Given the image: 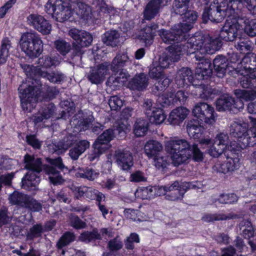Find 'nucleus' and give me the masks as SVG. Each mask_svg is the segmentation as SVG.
Returning a JSON list of instances; mask_svg holds the SVG:
<instances>
[{"label":"nucleus","mask_w":256,"mask_h":256,"mask_svg":"<svg viewBox=\"0 0 256 256\" xmlns=\"http://www.w3.org/2000/svg\"><path fill=\"white\" fill-rule=\"evenodd\" d=\"M250 127L246 130L247 126L244 123L234 121L230 126V134L237 138L238 145L241 148L253 146L256 144V117L250 116Z\"/></svg>","instance_id":"nucleus-4"},{"label":"nucleus","mask_w":256,"mask_h":256,"mask_svg":"<svg viewBox=\"0 0 256 256\" xmlns=\"http://www.w3.org/2000/svg\"><path fill=\"white\" fill-rule=\"evenodd\" d=\"M42 232V226L40 224H36L30 229L26 236L28 239L32 240L34 238L40 237Z\"/></svg>","instance_id":"nucleus-63"},{"label":"nucleus","mask_w":256,"mask_h":256,"mask_svg":"<svg viewBox=\"0 0 256 256\" xmlns=\"http://www.w3.org/2000/svg\"><path fill=\"white\" fill-rule=\"evenodd\" d=\"M240 86L244 88L256 87V74L254 70L249 74L243 75L239 78Z\"/></svg>","instance_id":"nucleus-42"},{"label":"nucleus","mask_w":256,"mask_h":256,"mask_svg":"<svg viewBox=\"0 0 256 256\" xmlns=\"http://www.w3.org/2000/svg\"><path fill=\"white\" fill-rule=\"evenodd\" d=\"M86 197L90 200H96L97 202H102L106 199L104 194L98 190L90 187H87Z\"/></svg>","instance_id":"nucleus-52"},{"label":"nucleus","mask_w":256,"mask_h":256,"mask_svg":"<svg viewBox=\"0 0 256 256\" xmlns=\"http://www.w3.org/2000/svg\"><path fill=\"white\" fill-rule=\"evenodd\" d=\"M183 16V22L178 25L182 26L181 28L182 30L187 35V32L192 28L193 24L197 20L198 14L194 10H188Z\"/></svg>","instance_id":"nucleus-27"},{"label":"nucleus","mask_w":256,"mask_h":256,"mask_svg":"<svg viewBox=\"0 0 256 256\" xmlns=\"http://www.w3.org/2000/svg\"><path fill=\"white\" fill-rule=\"evenodd\" d=\"M11 47V42L8 38H4L2 42L0 49V64L6 62L9 56V49Z\"/></svg>","instance_id":"nucleus-50"},{"label":"nucleus","mask_w":256,"mask_h":256,"mask_svg":"<svg viewBox=\"0 0 256 256\" xmlns=\"http://www.w3.org/2000/svg\"><path fill=\"white\" fill-rule=\"evenodd\" d=\"M227 16L226 13L223 10H220L216 7L210 5L208 8L204 10L202 14V20L204 22L208 20L212 22H220L222 20L225 16Z\"/></svg>","instance_id":"nucleus-19"},{"label":"nucleus","mask_w":256,"mask_h":256,"mask_svg":"<svg viewBox=\"0 0 256 256\" xmlns=\"http://www.w3.org/2000/svg\"><path fill=\"white\" fill-rule=\"evenodd\" d=\"M24 163L25 168L29 171L23 178L33 181L36 180L38 184L40 182V178L36 174H38L43 169L44 173L48 176L50 182L54 185L62 184L64 180L60 174L57 168L63 170L67 169L62 162V158L58 157L56 158L50 159L48 162L50 165L46 164L42 168V162L40 158H34V156L26 154L24 156Z\"/></svg>","instance_id":"nucleus-1"},{"label":"nucleus","mask_w":256,"mask_h":256,"mask_svg":"<svg viewBox=\"0 0 256 256\" xmlns=\"http://www.w3.org/2000/svg\"><path fill=\"white\" fill-rule=\"evenodd\" d=\"M182 26L176 24L170 30H162L160 31V36L162 41L168 44H172L175 41L178 43L186 38L187 35L182 30Z\"/></svg>","instance_id":"nucleus-12"},{"label":"nucleus","mask_w":256,"mask_h":256,"mask_svg":"<svg viewBox=\"0 0 256 256\" xmlns=\"http://www.w3.org/2000/svg\"><path fill=\"white\" fill-rule=\"evenodd\" d=\"M171 0H150L145 6L143 16L145 20L154 18L160 12V9L166 5Z\"/></svg>","instance_id":"nucleus-14"},{"label":"nucleus","mask_w":256,"mask_h":256,"mask_svg":"<svg viewBox=\"0 0 256 256\" xmlns=\"http://www.w3.org/2000/svg\"><path fill=\"white\" fill-rule=\"evenodd\" d=\"M114 158L118 166L124 170H130L134 164L132 154L126 149L116 150Z\"/></svg>","instance_id":"nucleus-16"},{"label":"nucleus","mask_w":256,"mask_h":256,"mask_svg":"<svg viewBox=\"0 0 256 256\" xmlns=\"http://www.w3.org/2000/svg\"><path fill=\"white\" fill-rule=\"evenodd\" d=\"M73 9L81 18L87 20L92 19V14L91 8L84 2L74 6Z\"/></svg>","instance_id":"nucleus-36"},{"label":"nucleus","mask_w":256,"mask_h":256,"mask_svg":"<svg viewBox=\"0 0 256 256\" xmlns=\"http://www.w3.org/2000/svg\"><path fill=\"white\" fill-rule=\"evenodd\" d=\"M118 132L116 130L114 131L112 129H108L101 134L96 140L94 144V154H91L88 156L90 161L94 160L100 154L108 149V143L114 137V134Z\"/></svg>","instance_id":"nucleus-10"},{"label":"nucleus","mask_w":256,"mask_h":256,"mask_svg":"<svg viewBox=\"0 0 256 256\" xmlns=\"http://www.w3.org/2000/svg\"><path fill=\"white\" fill-rule=\"evenodd\" d=\"M79 239L80 241L88 243L92 240H100L102 239L100 233L97 228H94L92 232L85 231L80 236Z\"/></svg>","instance_id":"nucleus-45"},{"label":"nucleus","mask_w":256,"mask_h":256,"mask_svg":"<svg viewBox=\"0 0 256 256\" xmlns=\"http://www.w3.org/2000/svg\"><path fill=\"white\" fill-rule=\"evenodd\" d=\"M182 46L173 45L168 48L160 56L158 63L163 69L168 68L172 62L178 61L183 54Z\"/></svg>","instance_id":"nucleus-11"},{"label":"nucleus","mask_w":256,"mask_h":256,"mask_svg":"<svg viewBox=\"0 0 256 256\" xmlns=\"http://www.w3.org/2000/svg\"><path fill=\"white\" fill-rule=\"evenodd\" d=\"M214 68L218 77H222L228 68V60L222 56H216L213 61Z\"/></svg>","instance_id":"nucleus-32"},{"label":"nucleus","mask_w":256,"mask_h":256,"mask_svg":"<svg viewBox=\"0 0 256 256\" xmlns=\"http://www.w3.org/2000/svg\"><path fill=\"white\" fill-rule=\"evenodd\" d=\"M196 92L199 96L203 99H208L212 94L211 88L208 86L198 85L196 88Z\"/></svg>","instance_id":"nucleus-62"},{"label":"nucleus","mask_w":256,"mask_h":256,"mask_svg":"<svg viewBox=\"0 0 256 256\" xmlns=\"http://www.w3.org/2000/svg\"><path fill=\"white\" fill-rule=\"evenodd\" d=\"M99 174V172L96 170L90 168H87L82 172L76 173V176L86 178L90 180H94L98 178Z\"/></svg>","instance_id":"nucleus-60"},{"label":"nucleus","mask_w":256,"mask_h":256,"mask_svg":"<svg viewBox=\"0 0 256 256\" xmlns=\"http://www.w3.org/2000/svg\"><path fill=\"white\" fill-rule=\"evenodd\" d=\"M60 62L57 58H52L48 56H43L39 58L37 62L38 67L44 68H50L52 66L58 65Z\"/></svg>","instance_id":"nucleus-47"},{"label":"nucleus","mask_w":256,"mask_h":256,"mask_svg":"<svg viewBox=\"0 0 256 256\" xmlns=\"http://www.w3.org/2000/svg\"><path fill=\"white\" fill-rule=\"evenodd\" d=\"M45 9L48 14L60 22L67 20L72 15L71 8L62 0H48L45 5Z\"/></svg>","instance_id":"nucleus-6"},{"label":"nucleus","mask_w":256,"mask_h":256,"mask_svg":"<svg viewBox=\"0 0 256 256\" xmlns=\"http://www.w3.org/2000/svg\"><path fill=\"white\" fill-rule=\"evenodd\" d=\"M120 34L116 30H110L106 32L102 36L103 42L108 46H116L120 42Z\"/></svg>","instance_id":"nucleus-34"},{"label":"nucleus","mask_w":256,"mask_h":256,"mask_svg":"<svg viewBox=\"0 0 256 256\" xmlns=\"http://www.w3.org/2000/svg\"><path fill=\"white\" fill-rule=\"evenodd\" d=\"M108 72L107 64H102L91 68L88 78L92 84H98L104 80V77L108 74Z\"/></svg>","instance_id":"nucleus-18"},{"label":"nucleus","mask_w":256,"mask_h":256,"mask_svg":"<svg viewBox=\"0 0 256 256\" xmlns=\"http://www.w3.org/2000/svg\"><path fill=\"white\" fill-rule=\"evenodd\" d=\"M166 188L167 194L171 192H174L179 189L188 190L190 188H194L196 186L193 184L192 182H182L180 183L178 181H174L171 184L166 185Z\"/></svg>","instance_id":"nucleus-43"},{"label":"nucleus","mask_w":256,"mask_h":256,"mask_svg":"<svg viewBox=\"0 0 256 256\" xmlns=\"http://www.w3.org/2000/svg\"><path fill=\"white\" fill-rule=\"evenodd\" d=\"M238 196L234 194H222L217 200L222 204H232L237 202Z\"/></svg>","instance_id":"nucleus-64"},{"label":"nucleus","mask_w":256,"mask_h":256,"mask_svg":"<svg viewBox=\"0 0 256 256\" xmlns=\"http://www.w3.org/2000/svg\"><path fill=\"white\" fill-rule=\"evenodd\" d=\"M210 5L216 7L220 10H223L226 13L227 16L238 17L244 11V7L242 0H214Z\"/></svg>","instance_id":"nucleus-8"},{"label":"nucleus","mask_w":256,"mask_h":256,"mask_svg":"<svg viewBox=\"0 0 256 256\" xmlns=\"http://www.w3.org/2000/svg\"><path fill=\"white\" fill-rule=\"evenodd\" d=\"M174 92H167L166 94L160 96L158 98V102L163 107L170 106V104H174Z\"/></svg>","instance_id":"nucleus-56"},{"label":"nucleus","mask_w":256,"mask_h":256,"mask_svg":"<svg viewBox=\"0 0 256 256\" xmlns=\"http://www.w3.org/2000/svg\"><path fill=\"white\" fill-rule=\"evenodd\" d=\"M82 114H76L71 121V124L74 125L75 132L84 131L89 128L90 120L87 118H82Z\"/></svg>","instance_id":"nucleus-39"},{"label":"nucleus","mask_w":256,"mask_h":256,"mask_svg":"<svg viewBox=\"0 0 256 256\" xmlns=\"http://www.w3.org/2000/svg\"><path fill=\"white\" fill-rule=\"evenodd\" d=\"M204 48L202 53L213 54L218 50L222 45V42L219 38H212L209 36H205Z\"/></svg>","instance_id":"nucleus-24"},{"label":"nucleus","mask_w":256,"mask_h":256,"mask_svg":"<svg viewBox=\"0 0 256 256\" xmlns=\"http://www.w3.org/2000/svg\"><path fill=\"white\" fill-rule=\"evenodd\" d=\"M148 84V77L143 72L136 74L130 82L131 88L138 90L146 89Z\"/></svg>","instance_id":"nucleus-25"},{"label":"nucleus","mask_w":256,"mask_h":256,"mask_svg":"<svg viewBox=\"0 0 256 256\" xmlns=\"http://www.w3.org/2000/svg\"><path fill=\"white\" fill-rule=\"evenodd\" d=\"M90 146V142L86 140H82L78 142L76 145L69 150L68 154L70 158L77 160L80 156L84 153Z\"/></svg>","instance_id":"nucleus-31"},{"label":"nucleus","mask_w":256,"mask_h":256,"mask_svg":"<svg viewBox=\"0 0 256 256\" xmlns=\"http://www.w3.org/2000/svg\"><path fill=\"white\" fill-rule=\"evenodd\" d=\"M194 117L202 122L212 124L216 121L214 108L205 102L197 104L192 110Z\"/></svg>","instance_id":"nucleus-9"},{"label":"nucleus","mask_w":256,"mask_h":256,"mask_svg":"<svg viewBox=\"0 0 256 256\" xmlns=\"http://www.w3.org/2000/svg\"><path fill=\"white\" fill-rule=\"evenodd\" d=\"M212 72L211 63L207 60H204L198 63L196 69V73L201 76L203 78L209 76Z\"/></svg>","instance_id":"nucleus-44"},{"label":"nucleus","mask_w":256,"mask_h":256,"mask_svg":"<svg viewBox=\"0 0 256 256\" xmlns=\"http://www.w3.org/2000/svg\"><path fill=\"white\" fill-rule=\"evenodd\" d=\"M205 36L202 34H196L194 36L190 38L188 42L186 44V45H184L182 44H178L176 46H182V48L184 47V50L183 49V53L186 50L188 54H194L196 50H202L204 48V45L205 42Z\"/></svg>","instance_id":"nucleus-15"},{"label":"nucleus","mask_w":256,"mask_h":256,"mask_svg":"<svg viewBox=\"0 0 256 256\" xmlns=\"http://www.w3.org/2000/svg\"><path fill=\"white\" fill-rule=\"evenodd\" d=\"M74 240L75 236L73 233L69 232H65L60 238L56 244L58 252L62 254H64L65 250L63 248L74 242Z\"/></svg>","instance_id":"nucleus-33"},{"label":"nucleus","mask_w":256,"mask_h":256,"mask_svg":"<svg viewBox=\"0 0 256 256\" xmlns=\"http://www.w3.org/2000/svg\"><path fill=\"white\" fill-rule=\"evenodd\" d=\"M38 74L40 76L46 78L50 82L53 83H60L65 78V76L59 71H54L51 72L39 70Z\"/></svg>","instance_id":"nucleus-37"},{"label":"nucleus","mask_w":256,"mask_h":256,"mask_svg":"<svg viewBox=\"0 0 256 256\" xmlns=\"http://www.w3.org/2000/svg\"><path fill=\"white\" fill-rule=\"evenodd\" d=\"M239 218L238 215L233 213H230L227 214H206L202 217V220L206 222H211L214 220H233L238 218Z\"/></svg>","instance_id":"nucleus-35"},{"label":"nucleus","mask_w":256,"mask_h":256,"mask_svg":"<svg viewBox=\"0 0 256 256\" xmlns=\"http://www.w3.org/2000/svg\"><path fill=\"white\" fill-rule=\"evenodd\" d=\"M28 196L18 192H14L9 196V200L12 204L24 207Z\"/></svg>","instance_id":"nucleus-49"},{"label":"nucleus","mask_w":256,"mask_h":256,"mask_svg":"<svg viewBox=\"0 0 256 256\" xmlns=\"http://www.w3.org/2000/svg\"><path fill=\"white\" fill-rule=\"evenodd\" d=\"M165 150L170 154L172 162L175 166L184 162L192 156L195 161L203 160V153L198 145L190 144L184 139L174 138L165 142Z\"/></svg>","instance_id":"nucleus-2"},{"label":"nucleus","mask_w":256,"mask_h":256,"mask_svg":"<svg viewBox=\"0 0 256 256\" xmlns=\"http://www.w3.org/2000/svg\"><path fill=\"white\" fill-rule=\"evenodd\" d=\"M235 47L240 53L248 54L252 50V42L246 38H240L236 42Z\"/></svg>","instance_id":"nucleus-54"},{"label":"nucleus","mask_w":256,"mask_h":256,"mask_svg":"<svg viewBox=\"0 0 256 256\" xmlns=\"http://www.w3.org/2000/svg\"><path fill=\"white\" fill-rule=\"evenodd\" d=\"M152 122L156 124H161L164 122L166 118L162 109L157 108L154 111V113L148 116Z\"/></svg>","instance_id":"nucleus-55"},{"label":"nucleus","mask_w":256,"mask_h":256,"mask_svg":"<svg viewBox=\"0 0 256 256\" xmlns=\"http://www.w3.org/2000/svg\"><path fill=\"white\" fill-rule=\"evenodd\" d=\"M56 50L62 55H66L70 50L71 46L69 43L63 40H58L54 42Z\"/></svg>","instance_id":"nucleus-59"},{"label":"nucleus","mask_w":256,"mask_h":256,"mask_svg":"<svg viewBox=\"0 0 256 256\" xmlns=\"http://www.w3.org/2000/svg\"><path fill=\"white\" fill-rule=\"evenodd\" d=\"M144 152L148 158L158 156L163 150L162 144L158 141L150 140L144 146Z\"/></svg>","instance_id":"nucleus-28"},{"label":"nucleus","mask_w":256,"mask_h":256,"mask_svg":"<svg viewBox=\"0 0 256 256\" xmlns=\"http://www.w3.org/2000/svg\"><path fill=\"white\" fill-rule=\"evenodd\" d=\"M60 105L64 110L62 111V118H66L67 116H70L74 112V104L70 102L68 100H64L60 103Z\"/></svg>","instance_id":"nucleus-61"},{"label":"nucleus","mask_w":256,"mask_h":256,"mask_svg":"<svg viewBox=\"0 0 256 256\" xmlns=\"http://www.w3.org/2000/svg\"><path fill=\"white\" fill-rule=\"evenodd\" d=\"M132 63L128 52L126 51L119 52L113 59L110 68L112 72H118L124 66Z\"/></svg>","instance_id":"nucleus-21"},{"label":"nucleus","mask_w":256,"mask_h":256,"mask_svg":"<svg viewBox=\"0 0 256 256\" xmlns=\"http://www.w3.org/2000/svg\"><path fill=\"white\" fill-rule=\"evenodd\" d=\"M92 40L93 38L92 35L90 33L84 31L82 36L80 38L78 44H73V48L78 53L80 54L82 53V48L90 45Z\"/></svg>","instance_id":"nucleus-41"},{"label":"nucleus","mask_w":256,"mask_h":256,"mask_svg":"<svg viewBox=\"0 0 256 256\" xmlns=\"http://www.w3.org/2000/svg\"><path fill=\"white\" fill-rule=\"evenodd\" d=\"M202 122L195 118L188 122L186 130L188 135L194 138H198L202 132L203 128L201 126Z\"/></svg>","instance_id":"nucleus-29"},{"label":"nucleus","mask_w":256,"mask_h":256,"mask_svg":"<svg viewBox=\"0 0 256 256\" xmlns=\"http://www.w3.org/2000/svg\"><path fill=\"white\" fill-rule=\"evenodd\" d=\"M190 2V0H174L173 5L174 13L183 16L188 10Z\"/></svg>","instance_id":"nucleus-46"},{"label":"nucleus","mask_w":256,"mask_h":256,"mask_svg":"<svg viewBox=\"0 0 256 256\" xmlns=\"http://www.w3.org/2000/svg\"><path fill=\"white\" fill-rule=\"evenodd\" d=\"M190 110L184 107H178L170 114L168 120L173 125L180 124L188 116Z\"/></svg>","instance_id":"nucleus-23"},{"label":"nucleus","mask_w":256,"mask_h":256,"mask_svg":"<svg viewBox=\"0 0 256 256\" xmlns=\"http://www.w3.org/2000/svg\"><path fill=\"white\" fill-rule=\"evenodd\" d=\"M135 196L142 200H150L154 198L155 193L153 187L149 186L138 189L135 192Z\"/></svg>","instance_id":"nucleus-48"},{"label":"nucleus","mask_w":256,"mask_h":256,"mask_svg":"<svg viewBox=\"0 0 256 256\" xmlns=\"http://www.w3.org/2000/svg\"><path fill=\"white\" fill-rule=\"evenodd\" d=\"M194 79L192 70L188 68L180 70L176 78V83L178 87H184L192 84Z\"/></svg>","instance_id":"nucleus-22"},{"label":"nucleus","mask_w":256,"mask_h":256,"mask_svg":"<svg viewBox=\"0 0 256 256\" xmlns=\"http://www.w3.org/2000/svg\"><path fill=\"white\" fill-rule=\"evenodd\" d=\"M239 20L242 24V28L244 32L250 36H254L256 35V22L254 20H250L246 16H244L243 12L240 14Z\"/></svg>","instance_id":"nucleus-30"},{"label":"nucleus","mask_w":256,"mask_h":256,"mask_svg":"<svg viewBox=\"0 0 256 256\" xmlns=\"http://www.w3.org/2000/svg\"><path fill=\"white\" fill-rule=\"evenodd\" d=\"M240 18L236 16L228 17L224 26L220 30V37L226 41L232 42L237 37L238 32L242 28Z\"/></svg>","instance_id":"nucleus-7"},{"label":"nucleus","mask_w":256,"mask_h":256,"mask_svg":"<svg viewBox=\"0 0 256 256\" xmlns=\"http://www.w3.org/2000/svg\"><path fill=\"white\" fill-rule=\"evenodd\" d=\"M21 68L28 77V82H23L18 87L20 98L22 110L30 112L36 104L38 96L40 93V85L34 84L31 82V77L33 74V66L27 64H20Z\"/></svg>","instance_id":"nucleus-3"},{"label":"nucleus","mask_w":256,"mask_h":256,"mask_svg":"<svg viewBox=\"0 0 256 256\" xmlns=\"http://www.w3.org/2000/svg\"><path fill=\"white\" fill-rule=\"evenodd\" d=\"M148 128L147 122L142 119H138L135 122L134 132L136 136H142L145 134Z\"/></svg>","instance_id":"nucleus-53"},{"label":"nucleus","mask_w":256,"mask_h":256,"mask_svg":"<svg viewBox=\"0 0 256 256\" xmlns=\"http://www.w3.org/2000/svg\"><path fill=\"white\" fill-rule=\"evenodd\" d=\"M28 24L44 34L50 33L51 24L42 16L36 14H30L27 17Z\"/></svg>","instance_id":"nucleus-13"},{"label":"nucleus","mask_w":256,"mask_h":256,"mask_svg":"<svg viewBox=\"0 0 256 256\" xmlns=\"http://www.w3.org/2000/svg\"><path fill=\"white\" fill-rule=\"evenodd\" d=\"M200 144L202 146H206L210 148L208 150L209 154L214 158H218L226 151H230V149L228 147V150H226L223 147L218 145L217 143L213 141L210 138H204L200 140Z\"/></svg>","instance_id":"nucleus-20"},{"label":"nucleus","mask_w":256,"mask_h":256,"mask_svg":"<svg viewBox=\"0 0 256 256\" xmlns=\"http://www.w3.org/2000/svg\"><path fill=\"white\" fill-rule=\"evenodd\" d=\"M234 93L239 98L236 100H234L232 110L234 108L238 110L244 108V104L242 100L248 101L256 98V90L254 89L248 90H236Z\"/></svg>","instance_id":"nucleus-17"},{"label":"nucleus","mask_w":256,"mask_h":256,"mask_svg":"<svg viewBox=\"0 0 256 256\" xmlns=\"http://www.w3.org/2000/svg\"><path fill=\"white\" fill-rule=\"evenodd\" d=\"M234 98L230 96H224L216 101V108L218 111L232 110Z\"/></svg>","instance_id":"nucleus-38"},{"label":"nucleus","mask_w":256,"mask_h":256,"mask_svg":"<svg viewBox=\"0 0 256 256\" xmlns=\"http://www.w3.org/2000/svg\"><path fill=\"white\" fill-rule=\"evenodd\" d=\"M248 59V58L244 57L241 60L240 56L237 53H232L229 58L228 67L232 68L236 72H239L242 69V67L244 68H246V66H243V63L245 62V61H247Z\"/></svg>","instance_id":"nucleus-40"},{"label":"nucleus","mask_w":256,"mask_h":256,"mask_svg":"<svg viewBox=\"0 0 256 256\" xmlns=\"http://www.w3.org/2000/svg\"><path fill=\"white\" fill-rule=\"evenodd\" d=\"M230 150L228 152L226 151L224 153L226 157V162L230 171H234L238 168L240 166L239 159L236 156V152L239 150V148L236 146V148L232 147V142L230 145Z\"/></svg>","instance_id":"nucleus-26"},{"label":"nucleus","mask_w":256,"mask_h":256,"mask_svg":"<svg viewBox=\"0 0 256 256\" xmlns=\"http://www.w3.org/2000/svg\"><path fill=\"white\" fill-rule=\"evenodd\" d=\"M20 47L31 58L38 57L43 51V42L36 32H26L22 34Z\"/></svg>","instance_id":"nucleus-5"},{"label":"nucleus","mask_w":256,"mask_h":256,"mask_svg":"<svg viewBox=\"0 0 256 256\" xmlns=\"http://www.w3.org/2000/svg\"><path fill=\"white\" fill-rule=\"evenodd\" d=\"M240 234L245 238H250L254 235V228L251 222L248 220H243L239 224Z\"/></svg>","instance_id":"nucleus-51"},{"label":"nucleus","mask_w":256,"mask_h":256,"mask_svg":"<svg viewBox=\"0 0 256 256\" xmlns=\"http://www.w3.org/2000/svg\"><path fill=\"white\" fill-rule=\"evenodd\" d=\"M77 140L76 137L72 134H69L59 142L57 149L54 150L56 152L58 150H67Z\"/></svg>","instance_id":"nucleus-57"},{"label":"nucleus","mask_w":256,"mask_h":256,"mask_svg":"<svg viewBox=\"0 0 256 256\" xmlns=\"http://www.w3.org/2000/svg\"><path fill=\"white\" fill-rule=\"evenodd\" d=\"M154 32H152V30L150 28H145L142 31L140 35V39L144 42L146 46L150 45L152 42Z\"/></svg>","instance_id":"nucleus-58"}]
</instances>
